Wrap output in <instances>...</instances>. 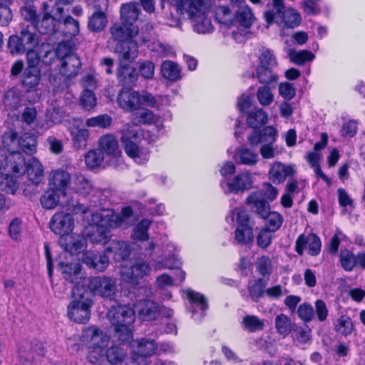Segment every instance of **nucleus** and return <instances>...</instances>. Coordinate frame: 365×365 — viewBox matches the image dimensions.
I'll use <instances>...</instances> for the list:
<instances>
[{"mask_svg": "<svg viewBox=\"0 0 365 365\" xmlns=\"http://www.w3.org/2000/svg\"><path fill=\"white\" fill-rule=\"evenodd\" d=\"M81 340L88 349L87 359L96 364L106 358L111 364L123 363L128 356L125 349L118 345L108 347L110 338L96 326H89L82 331Z\"/></svg>", "mask_w": 365, "mask_h": 365, "instance_id": "f257e3e1", "label": "nucleus"}, {"mask_svg": "<svg viewBox=\"0 0 365 365\" xmlns=\"http://www.w3.org/2000/svg\"><path fill=\"white\" fill-rule=\"evenodd\" d=\"M140 9L135 3L125 4L120 8V19L125 26L135 27L133 24L138 18Z\"/></svg>", "mask_w": 365, "mask_h": 365, "instance_id": "72a5a7b5", "label": "nucleus"}, {"mask_svg": "<svg viewBox=\"0 0 365 365\" xmlns=\"http://www.w3.org/2000/svg\"><path fill=\"white\" fill-rule=\"evenodd\" d=\"M83 262L88 267L103 272L108 265V257L106 255L88 251L83 254Z\"/></svg>", "mask_w": 365, "mask_h": 365, "instance_id": "cd10ccee", "label": "nucleus"}, {"mask_svg": "<svg viewBox=\"0 0 365 365\" xmlns=\"http://www.w3.org/2000/svg\"><path fill=\"white\" fill-rule=\"evenodd\" d=\"M261 217L266 220L267 229L271 232L277 230L281 227L283 222V217L279 213L270 212L269 210L264 217Z\"/></svg>", "mask_w": 365, "mask_h": 365, "instance_id": "13d9d810", "label": "nucleus"}, {"mask_svg": "<svg viewBox=\"0 0 365 365\" xmlns=\"http://www.w3.org/2000/svg\"><path fill=\"white\" fill-rule=\"evenodd\" d=\"M182 18L190 20L194 31L198 34H209L213 25L209 13L210 5L207 0H167Z\"/></svg>", "mask_w": 365, "mask_h": 365, "instance_id": "7ed1b4c3", "label": "nucleus"}, {"mask_svg": "<svg viewBox=\"0 0 365 365\" xmlns=\"http://www.w3.org/2000/svg\"><path fill=\"white\" fill-rule=\"evenodd\" d=\"M256 98L262 106L267 107L274 102V94L269 86L263 85L257 88Z\"/></svg>", "mask_w": 365, "mask_h": 365, "instance_id": "37998d69", "label": "nucleus"}, {"mask_svg": "<svg viewBox=\"0 0 365 365\" xmlns=\"http://www.w3.org/2000/svg\"><path fill=\"white\" fill-rule=\"evenodd\" d=\"M339 262L342 268L347 272L352 271L356 267V255L349 250H341Z\"/></svg>", "mask_w": 365, "mask_h": 365, "instance_id": "864d4df0", "label": "nucleus"}, {"mask_svg": "<svg viewBox=\"0 0 365 365\" xmlns=\"http://www.w3.org/2000/svg\"><path fill=\"white\" fill-rule=\"evenodd\" d=\"M2 143L4 147L6 148L8 151L17 148L19 145V140H17L16 132L11 128L5 131L2 136Z\"/></svg>", "mask_w": 365, "mask_h": 365, "instance_id": "e2e57ef3", "label": "nucleus"}, {"mask_svg": "<svg viewBox=\"0 0 365 365\" xmlns=\"http://www.w3.org/2000/svg\"><path fill=\"white\" fill-rule=\"evenodd\" d=\"M139 108L140 106H148L156 108L158 110L160 108L162 104L160 101H167V98L162 96L155 98L153 94L147 91L139 92Z\"/></svg>", "mask_w": 365, "mask_h": 365, "instance_id": "49530a36", "label": "nucleus"}, {"mask_svg": "<svg viewBox=\"0 0 365 365\" xmlns=\"http://www.w3.org/2000/svg\"><path fill=\"white\" fill-rule=\"evenodd\" d=\"M150 50L161 58L169 56L174 53L172 46L161 42H154L150 46Z\"/></svg>", "mask_w": 365, "mask_h": 365, "instance_id": "338daca9", "label": "nucleus"}, {"mask_svg": "<svg viewBox=\"0 0 365 365\" xmlns=\"http://www.w3.org/2000/svg\"><path fill=\"white\" fill-rule=\"evenodd\" d=\"M160 72L164 78L175 82L181 79V68L179 65L172 61H164L160 66Z\"/></svg>", "mask_w": 365, "mask_h": 365, "instance_id": "f704fd0d", "label": "nucleus"}, {"mask_svg": "<svg viewBox=\"0 0 365 365\" xmlns=\"http://www.w3.org/2000/svg\"><path fill=\"white\" fill-rule=\"evenodd\" d=\"M38 43L36 34L25 28L21 31L20 36H11L8 44L12 53H19L34 49Z\"/></svg>", "mask_w": 365, "mask_h": 365, "instance_id": "ddd939ff", "label": "nucleus"}, {"mask_svg": "<svg viewBox=\"0 0 365 365\" xmlns=\"http://www.w3.org/2000/svg\"><path fill=\"white\" fill-rule=\"evenodd\" d=\"M266 284L262 279L255 280V282L249 287V294L252 300L258 301L264 293Z\"/></svg>", "mask_w": 365, "mask_h": 365, "instance_id": "680f3d73", "label": "nucleus"}, {"mask_svg": "<svg viewBox=\"0 0 365 365\" xmlns=\"http://www.w3.org/2000/svg\"><path fill=\"white\" fill-rule=\"evenodd\" d=\"M46 55L52 56L56 55L57 56L59 61V72L62 76L71 78L78 74L81 61L78 57L71 52L67 44L60 43L55 53L48 51Z\"/></svg>", "mask_w": 365, "mask_h": 365, "instance_id": "0eeeda50", "label": "nucleus"}, {"mask_svg": "<svg viewBox=\"0 0 365 365\" xmlns=\"http://www.w3.org/2000/svg\"><path fill=\"white\" fill-rule=\"evenodd\" d=\"M150 271L151 267L148 263L138 260L130 267L123 266L120 273L123 280L130 284H138V280L148 276Z\"/></svg>", "mask_w": 365, "mask_h": 365, "instance_id": "4468645a", "label": "nucleus"}, {"mask_svg": "<svg viewBox=\"0 0 365 365\" xmlns=\"http://www.w3.org/2000/svg\"><path fill=\"white\" fill-rule=\"evenodd\" d=\"M59 264L61 272L67 281L75 284V286L85 287L87 284V279L81 273V266L78 262L68 263L61 262Z\"/></svg>", "mask_w": 365, "mask_h": 365, "instance_id": "a211bd4d", "label": "nucleus"}, {"mask_svg": "<svg viewBox=\"0 0 365 365\" xmlns=\"http://www.w3.org/2000/svg\"><path fill=\"white\" fill-rule=\"evenodd\" d=\"M40 79L41 72L37 67H27L24 73L22 83L24 86L28 89H31L38 85Z\"/></svg>", "mask_w": 365, "mask_h": 365, "instance_id": "ea45409f", "label": "nucleus"}, {"mask_svg": "<svg viewBox=\"0 0 365 365\" xmlns=\"http://www.w3.org/2000/svg\"><path fill=\"white\" fill-rule=\"evenodd\" d=\"M235 215L237 217V226L235 232V240L240 244H249L253 241V225L249 214L242 208H235L230 212L229 217L231 222L235 220Z\"/></svg>", "mask_w": 365, "mask_h": 365, "instance_id": "1a4fd4ad", "label": "nucleus"}, {"mask_svg": "<svg viewBox=\"0 0 365 365\" xmlns=\"http://www.w3.org/2000/svg\"><path fill=\"white\" fill-rule=\"evenodd\" d=\"M36 138L30 133H25L19 139V145L27 154H32L36 151Z\"/></svg>", "mask_w": 365, "mask_h": 365, "instance_id": "6e6d98bb", "label": "nucleus"}, {"mask_svg": "<svg viewBox=\"0 0 365 365\" xmlns=\"http://www.w3.org/2000/svg\"><path fill=\"white\" fill-rule=\"evenodd\" d=\"M88 289L93 294L106 299L114 300L117 295V284L114 279L106 276H99L87 279Z\"/></svg>", "mask_w": 365, "mask_h": 365, "instance_id": "9d476101", "label": "nucleus"}, {"mask_svg": "<svg viewBox=\"0 0 365 365\" xmlns=\"http://www.w3.org/2000/svg\"><path fill=\"white\" fill-rule=\"evenodd\" d=\"M104 154L101 150H90L85 155V163L91 169L101 166L103 162Z\"/></svg>", "mask_w": 365, "mask_h": 365, "instance_id": "4d7b16f0", "label": "nucleus"}, {"mask_svg": "<svg viewBox=\"0 0 365 365\" xmlns=\"http://www.w3.org/2000/svg\"><path fill=\"white\" fill-rule=\"evenodd\" d=\"M288 55L290 61L297 65H303L307 61H312L315 57L314 53L308 50L289 49Z\"/></svg>", "mask_w": 365, "mask_h": 365, "instance_id": "8fccbe9b", "label": "nucleus"}, {"mask_svg": "<svg viewBox=\"0 0 365 365\" xmlns=\"http://www.w3.org/2000/svg\"><path fill=\"white\" fill-rule=\"evenodd\" d=\"M242 327L249 332H255L264 328V321L255 315H246L243 317Z\"/></svg>", "mask_w": 365, "mask_h": 365, "instance_id": "a18cd8bd", "label": "nucleus"}, {"mask_svg": "<svg viewBox=\"0 0 365 365\" xmlns=\"http://www.w3.org/2000/svg\"><path fill=\"white\" fill-rule=\"evenodd\" d=\"M112 118L107 114H102L86 119V125L88 127H98L108 128L110 126Z\"/></svg>", "mask_w": 365, "mask_h": 365, "instance_id": "bf43d9fd", "label": "nucleus"}, {"mask_svg": "<svg viewBox=\"0 0 365 365\" xmlns=\"http://www.w3.org/2000/svg\"><path fill=\"white\" fill-rule=\"evenodd\" d=\"M92 182L82 175H76L72 183V190L80 195H88L93 190Z\"/></svg>", "mask_w": 365, "mask_h": 365, "instance_id": "c03bdc74", "label": "nucleus"}, {"mask_svg": "<svg viewBox=\"0 0 365 365\" xmlns=\"http://www.w3.org/2000/svg\"><path fill=\"white\" fill-rule=\"evenodd\" d=\"M110 34L115 41L119 43L132 40L138 33L137 27H130L125 26L123 23L114 24L110 29Z\"/></svg>", "mask_w": 365, "mask_h": 365, "instance_id": "bb28decb", "label": "nucleus"}, {"mask_svg": "<svg viewBox=\"0 0 365 365\" xmlns=\"http://www.w3.org/2000/svg\"><path fill=\"white\" fill-rule=\"evenodd\" d=\"M321 240L314 233L301 234L295 242V250L299 255H302L306 250L310 255H318L321 251Z\"/></svg>", "mask_w": 365, "mask_h": 365, "instance_id": "2eb2a0df", "label": "nucleus"}, {"mask_svg": "<svg viewBox=\"0 0 365 365\" xmlns=\"http://www.w3.org/2000/svg\"><path fill=\"white\" fill-rule=\"evenodd\" d=\"M8 161L11 169L16 174H22L26 170V163L22 154L19 152H11L8 155Z\"/></svg>", "mask_w": 365, "mask_h": 365, "instance_id": "09e8293b", "label": "nucleus"}, {"mask_svg": "<svg viewBox=\"0 0 365 365\" xmlns=\"http://www.w3.org/2000/svg\"><path fill=\"white\" fill-rule=\"evenodd\" d=\"M59 244L65 252L71 255L79 254L83 250L86 240L80 235L71 232L70 234L59 238Z\"/></svg>", "mask_w": 365, "mask_h": 365, "instance_id": "5701e85b", "label": "nucleus"}, {"mask_svg": "<svg viewBox=\"0 0 365 365\" xmlns=\"http://www.w3.org/2000/svg\"><path fill=\"white\" fill-rule=\"evenodd\" d=\"M81 103L88 110L93 109L97 104L94 93L91 90H83L81 96Z\"/></svg>", "mask_w": 365, "mask_h": 365, "instance_id": "0e129e2a", "label": "nucleus"}, {"mask_svg": "<svg viewBox=\"0 0 365 365\" xmlns=\"http://www.w3.org/2000/svg\"><path fill=\"white\" fill-rule=\"evenodd\" d=\"M299 318L305 322H311L314 317L313 307L307 303L300 304L297 309Z\"/></svg>", "mask_w": 365, "mask_h": 365, "instance_id": "774afa93", "label": "nucleus"}, {"mask_svg": "<svg viewBox=\"0 0 365 365\" xmlns=\"http://www.w3.org/2000/svg\"><path fill=\"white\" fill-rule=\"evenodd\" d=\"M68 130L71 135L73 148L76 150H85L88 146L90 137L89 130L76 120L69 126Z\"/></svg>", "mask_w": 365, "mask_h": 365, "instance_id": "6ab92c4d", "label": "nucleus"}, {"mask_svg": "<svg viewBox=\"0 0 365 365\" xmlns=\"http://www.w3.org/2000/svg\"><path fill=\"white\" fill-rule=\"evenodd\" d=\"M151 225V221L148 219L142 220L134 227L131 237L134 240L140 241L148 239V230Z\"/></svg>", "mask_w": 365, "mask_h": 365, "instance_id": "5fc2aeb1", "label": "nucleus"}, {"mask_svg": "<svg viewBox=\"0 0 365 365\" xmlns=\"http://www.w3.org/2000/svg\"><path fill=\"white\" fill-rule=\"evenodd\" d=\"M99 148L100 150L107 155L117 157L120 153L118 143L116 138L111 135L107 134L102 136L99 139Z\"/></svg>", "mask_w": 365, "mask_h": 365, "instance_id": "473e14b6", "label": "nucleus"}, {"mask_svg": "<svg viewBox=\"0 0 365 365\" xmlns=\"http://www.w3.org/2000/svg\"><path fill=\"white\" fill-rule=\"evenodd\" d=\"M88 294L85 287L74 286L72 289L73 299L68 307V316L75 322L86 324L90 319L93 302Z\"/></svg>", "mask_w": 365, "mask_h": 365, "instance_id": "423d86ee", "label": "nucleus"}, {"mask_svg": "<svg viewBox=\"0 0 365 365\" xmlns=\"http://www.w3.org/2000/svg\"><path fill=\"white\" fill-rule=\"evenodd\" d=\"M43 16L41 20L38 19L35 28L43 34H53L59 30V25L63 19V9L61 6L51 8L46 10L43 7Z\"/></svg>", "mask_w": 365, "mask_h": 365, "instance_id": "9b49d317", "label": "nucleus"}, {"mask_svg": "<svg viewBox=\"0 0 365 365\" xmlns=\"http://www.w3.org/2000/svg\"><path fill=\"white\" fill-rule=\"evenodd\" d=\"M158 117L149 110H143L132 115V123H128L121 130L120 141L125 153L135 162L141 164L148 160L149 153L142 150L137 144V140L142 136L138 124L155 123Z\"/></svg>", "mask_w": 365, "mask_h": 365, "instance_id": "f03ea898", "label": "nucleus"}, {"mask_svg": "<svg viewBox=\"0 0 365 365\" xmlns=\"http://www.w3.org/2000/svg\"><path fill=\"white\" fill-rule=\"evenodd\" d=\"M274 66H258L256 71V76L259 82L264 85H270L277 81L278 76L275 74L272 68Z\"/></svg>", "mask_w": 365, "mask_h": 365, "instance_id": "79ce46f5", "label": "nucleus"}, {"mask_svg": "<svg viewBox=\"0 0 365 365\" xmlns=\"http://www.w3.org/2000/svg\"><path fill=\"white\" fill-rule=\"evenodd\" d=\"M107 317L119 341L125 342L132 339L135 321V311L133 309L125 305L113 307L108 312Z\"/></svg>", "mask_w": 365, "mask_h": 365, "instance_id": "39448f33", "label": "nucleus"}, {"mask_svg": "<svg viewBox=\"0 0 365 365\" xmlns=\"http://www.w3.org/2000/svg\"><path fill=\"white\" fill-rule=\"evenodd\" d=\"M65 196L61 195L57 190L51 187L41 197V204L43 208L52 210L59 205L61 197Z\"/></svg>", "mask_w": 365, "mask_h": 365, "instance_id": "4c0bfd02", "label": "nucleus"}, {"mask_svg": "<svg viewBox=\"0 0 365 365\" xmlns=\"http://www.w3.org/2000/svg\"><path fill=\"white\" fill-rule=\"evenodd\" d=\"M95 11L88 17V29L91 32L98 33L104 30L108 19L105 11L95 6Z\"/></svg>", "mask_w": 365, "mask_h": 365, "instance_id": "2f4dec72", "label": "nucleus"}, {"mask_svg": "<svg viewBox=\"0 0 365 365\" xmlns=\"http://www.w3.org/2000/svg\"><path fill=\"white\" fill-rule=\"evenodd\" d=\"M26 171L29 180L34 184H38L43 178V168L36 158L29 159L26 164Z\"/></svg>", "mask_w": 365, "mask_h": 365, "instance_id": "c9c22d12", "label": "nucleus"}, {"mask_svg": "<svg viewBox=\"0 0 365 365\" xmlns=\"http://www.w3.org/2000/svg\"><path fill=\"white\" fill-rule=\"evenodd\" d=\"M256 267L258 272L262 276L270 275L272 272V260L267 256L259 257L256 262Z\"/></svg>", "mask_w": 365, "mask_h": 365, "instance_id": "69168bd1", "label": "nucleus"}, {"mask_svg": "<svg viewBox=\"0 0 365 365\" xmlns=\"http://www.w3.org/2000/svg\"><path fill=\"white\" fill-rule=\"evenodd\" d=\"M185 293L186 294L187 299L193 306V313L197 310L200 311V316L195 317V314H193V319L195 320H200L205 315V310L207 309V302L205 297L202 294L196 292L192 289H187L185 291Z\"/></svg>", "mask_w": 365, "mask_h": 365, "instance_id": "c756f323", "label": "nucleus"}, {"mask_svg": "<svg viewBox=\"0 0 365 365\" xmlns=\"http://www.w3.org/2000/svg\"><path fill=\"white\" fill-rule=\"evenodd\" d=\"M135 312L142 321H154L160 315L158 304L152 300H140L135 303Z\"/></svg>", "mask_w": 365, "mask_h": 365, "instance_id": "412c9836", "label": "nucleus"}, {"mask_svg": "<svg viewBox=\"0 0 365 365\" xmlns=\"http://www.w3.org/2000/svg\"><path fill=\"white\" fill-rule=\"evenodd\" d=\"M246 202L260 217H264L270 208L264 198L263 190H256L250 193L246 199Z\"/></svg>", "mask_w": 365, "mask_h": 365, "instance_id": "a878e982", "label": "nucleus"}, {"mask_svg": "<svg viewBox=\"0 0 365 365\" xmlns=\"http://www.w3.org/2000/svg\"><path fill=\"white\" fill-rule=\"evenodd\" d=\"M274 323L277 332L283 336H287L294 329L291 319L284 314L277 315Z\"/></svg>", "mask_w": 365, "mask_h": 365, "instance_id": "3c124183", "label": "nucleus"}, {"mask_svg": "<svg viewBox=\"0 0 365 365\" xmlns=\"http://www.w3.org/2000/svg\"><path fill=\"white\" fill-rule=\"evenodd\" d=\"M242 4H236L238 9L236 11L235 17H236L242 27L249 29L254 22L255 16L250 8L246 5H242Z\"/></svg>", "mask_w": 365, "mask_h": 365, "instance_id": "58836bf2", "label": "nucleus"}, {"mask_svg": "<svg viewBox=\"0 0 365 365\" xmlns=\"http://www.w3.org/2000/svg\"><path fill=\"white\" fill-rule=\"evenodd\" d=\"M27 347H21L19 349V357L21 359H24L25 363L24 365H26L32 361L34 356L31 353L34 352L37 355L43 356L46 353V347L43 343L40 341H36L33 343L29 348V353H27Z\"/></svg>", "mask_w": 365, "mask_h": 365, "instance_id": "e433bc0d", "label": "nucleus"}, {"mask_svg": "<svg viewBox=\"0 0 365 365\" xmlns=\"http://www.w3.org/2000/svg\"><path fill=\"white\" fill-rule=\"evenodd\" d=\"M253 180L248 171L242 172L232 178H224L221 187L225 194L243 192L252 187Z\"/></svg>", "mask_w": 365, "mask_h": 365, "instance_id": "f8f14e48", "label": "nucleus"}, {"mask_svg": "<svg viewBox=\"0 0 365 365\" xmlns=\"http://www.w3.org/2000/svg\"><path fill=\"white\" fill-rule=\"evenodd\" d=\"M59 244L65 252L71 255L79 254L83 250L86 240L80 235L71 232L70 234L59 238Z\"/></svg>", "mask_w": 365, "mask_h": 365, "instance_id": "4be33fe9", "label": "nucleus"}, {"mask_svg": "<svg viewBox=\"0 0 365 365\" xmlns=\"http://www.w3.org/2000/svg\"><path fill=\"white\" fill-rule=\"evenodd\" d=\"M130 348L135 354L148 356L153 354L157 349V344L153 339L142 338L133 341Z\"/></svg>", "mask_w": 365, "mask_h": 365, "instance_id": "c85d7f7f", "label": "nucleus"}, {"mask_svg": "<svg viewBox=\"0 0 365 365\" xmlns=\"http://www.w3.org/2000/svg\"><path fill=\"white\" fill-rule=\"evenodd\" d=\"M74 221L72 216L63 212H56L50 221V228L56 235L66 236L73 232Z\"/></svg>", "mask_w": 365, "mask_h": 365, "instance_id": "dca6fc26", "label": "nucleus"}, {"mask_svg": "<svg viewBox=\"0 0 365 365\" xmlns=\"http://www.w3.org/2000/svg\"><path fill=\"white\" fill-rule=\"evenodd\" d=\"M233 158L237 164L247 166H254L259 161L258 153L245 147L237 148Z\"/></svg>", "mask_w": 365, "mask_h": 365, "instance_id": "7c9ffc66", "label": "nucleus"}, {"mask_svg": "<svg viewBox=\"0 0 365 365\" xmlns=\"http://www.w3.org/2000/svg\"><path fill=\"white\" fill-rule=\"evenodd\" d=\"M119 63H126L133 61L138 56V47L135 41L130 40L119 43L115 47Z\"/></svg>", "mask_w": 365, "mask_h": 365, "instance_id": "393cba45", "label": "nucleus"}, {"mask_svg": "<svg viewBox=\"0 0 365 365\" xmlns=\"http://www.w3.org/2000/svg\"><path fill=\"white\" fill-rule=\"evenodd\" d=\"M215 16L219 23L229 26L232 24L235 14L228 6L220 5L215 8Z\"/></svg>", "mask_w": 365, "mask_h": 365, "instance_id": "de8ad7c7", "label": "nucleus"}, {"mask_svg": "<svg viewBox=\"0 0 365 365\" xmlns=\"http://www.w3.org/2000/svg\"><path fill=\"white\" fill-rule=\"evenodd\" d=\"M139 92L125 88L121 90L117 97L119 106L126 111H134L139 108Z\"/></svg>", "mask_w": 365, "mask_h": 365, "instance_id": "b1692460", "label": "nucleus"}, {"mask_svg": "<svg viewBox=\"0 0 365 365\" xmlns=\"http://www.w3.org/2000/svg\"><path fill=\"white\" fill-rule=\"evenodd\" d=\"M49 185L61 195H66V190L71 182V174L64 169L52 170L48 176Z\"/></svg>", "mask_w": 365, "mask_h": 365, "instance_id": "aec40b11", "label": "nucleus"}, {"mask_svg": "<svg viewBox=\"0 0 365 365\" xmlns=\"http://www.w3.org/2000/svg\"><path fill=\"white\" fill-rule=\"evenodd\" d=\"M297 172V166L294 164H284L276 161L270 166L269 178L274 184H281L287 178L293 177Z\"/></svg>", "mask_w": 365, "mask_h": 365, "instance_id": "f3484780", "label": "nucleus"}, {"mask_svg": "<svg viewBox=\"0 0 365 365\" xmlns=\"http://www.w3.org/2000/svg\"><path fill=\"white\" fill-rule=\"evenodd\" d=\"M76 212L82 214L83 220L88 222L86 235L92 242L108 244L110 237V229L118 227L119 221L117 216L113 215L110 218L111 213L108 210L93 212L81 205L76 207Z\"/></svg>", "mask_w": 365, "mask_h": 365, "instance_id": "20e7f679", "label": "nucleus"}, {"mask_svg": "<svg viewBox=\"0 0 365 365\" xmlns=\"http://www.w3.org/2000/svg\"><path fill=\"white\" fill-rule=\"evenodd\" d=\"M267 119V113L262 108H258L249 113L247 123L250 127L257 128L265 124Z\"/></svg>", "mask_w": 365, "mask_h": 365, "instance_id": "603ef678", "label": "nucleus"}, {"mask_svg": "<svg viewBox=\"0 0 365 365\" xmlns=\"http://www.w3.org/2000/svg\"><path fill=\"white\" fill-rule=\"evenodd\" d=\"M59 30H63L64 35L66 36H76L79 34V23L70 16L66 17L63 16L61 24L59 25Z\"/></svg>", "mask_w": 365, "mask_h": 365, "instance_id": "a19ab883", "label": "nucleus"}, {"mask_svg": "<svg viewBox=\"0 0 365 365\" xmlns=\"http://www.w3.org/2000/svg\"><path fill=\"white\" fill-rule=\"evenodd\" d=\"M353 328L351 319L346 316L340 317L335 323V330L344 336L351 334Z\"/></svg>", "mask_w": 365, "mask_h": 365, "instance_id": "052dcab7", "label": "nucleus"}, {"mask_svg": "<svg viewBox=\"0 0 365 365\" xmlns=\"http://www.w3.org/2000/svg\"><path fill=\"white\" fill-rule=\"evenodd\" d=\"M272 4L273 10L267 11L264 14L267 27L277 17H279L288 28L293 29L300 24L302 21L300 14L292 8L285 9L283 0H272Z\"/></svg>", "mask_w": 365, "mask_h": 365, "instance_id": "6e6552de", "label": "nucleus"}]
</instances>
